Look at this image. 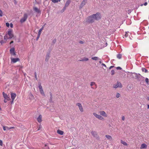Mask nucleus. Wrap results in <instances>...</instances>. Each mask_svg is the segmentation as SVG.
Listing matches in <instances>:
<instances>
[{
	"label": "nucleus",
	"instance_id": "13d9d810",
	"mask_svg": "<svg viewBox=\"0 0 149 149\" xmlns=\"http://www.w3.org/2000/svg\"><path fill=\"white\" fill-rule=\"evenodd\" d=\"M147 106H148V109H149V104L147 105Z\"/></svg>",
	"mask_w": 149,
	"mask_h": 149
},
{
	"label": "nucleus",
	"instance_id": "79ce46f5",
	"mask_svg": "<svg viewBox=\"0 0 149 149\" xmlns=\"http://www.w3.org/2000/svg\"><path fill=\"white\" fill-rule=\"evenodd\" d=\"M6 129H7V130H9L11 128H13L14 127H10V128H9L8 127H6Z\"/></svg>",
	"mask_w": 149,
	"mask_h": 149
},
{
	"label": "nucleus",
	"instance_id": "e2e57ef3",
	"mask_svg": "<svg viewBox=\"0 0 149 149\" xmlns=\"http://www.w3.org/2000/svg\"><path fill=\"white\" fill-rule=\"evenodd\" d=\"M82 41H81V42H80V43H82Z\"/></svg>",
	"mask_w": 149,
	"mask_h": 149
},
{
	"label": "nucleus",
	"instance_id": "a18cd8bd",
	"mask_svg": "<svg viewBox=\"0 0 149 149\" xmlns=\"http://www.w3.org/2000/svg\"><path fill=\"white\" fill-rule=\"evenodd\" d=\"M122 118L123 120H125V117L123 116H122Z\"/></svg>",
	"mask_w": 149,
	"mask_h": 149
},
{
	"label": "nucleus",
	"instance_id": "a19ab883",
	"mask_svg": "<svg viewBox=\"0 0 149 149\" xmlns=\"http://www.w3.org/2000/svg\"><path fill=\"white\" fill-rule=\"evenodd\" d=\"M129 33V32H128V33L127 32H126V33H125V37H127L128 36V33Z\"/></svg>",
	"mask_w": 149,
	"mask_h": 149
},
{
	"label": "nucleus",
	"instance_id": "bb28decb",
	"mask_svg": "<svg viewBox=\"0 0 149 149\" xmlns=\"http://www.w3.org/2000/svg\"><path fill=\"white\" fill-rule=\"evenodd\" d=\"M40 94L43 96H45V94L44 93V91L43 90V89L42 90L40 91Z\"/></svg>",
	"mask_w": 149,
	"mask_h": 149
},
{
	"label": "nucleus",
	"instance_id": "4c0bfd02",
	"mask_svg": "<svg viewBox=\"0 0 149 149\" xmlns=\"http://www.w3.org/2000/svg\"><path fill=\"white\" fill-rule=\"evenodd\" d=\"M6 26L8 27H9V26H10V24L8 23H6Z\"/></svg>",
	"mask_w": 149,
	"mask_h": 149
},
{
	"label": "nucleus",
	"instance_id": "473e14b6",
	"mask_svg": "<svg viewBox=\"0 0 149 149\" xmlns=\"http://www.w3.org/2000/svg\"><path fill=\"white\" fill-rule=\"evenodd\" d=\"M117 57L119 59H120L121 58V55L120 54H118Z\"/></svg>",
	"mask_w": 149,
	"mask_h": 149
},
{
	"label": "nucleus",
	"instance_id": "680f3d73",
	"mask_svg": "<svg viewBox=\"0 0 149 149\" xmlns=\"http://www.w3.org/2000/svg\"><path fill=\"white\" fill-rule=\"evenodd\" d=\"M61 0H58V2L60 1Z\"/></svg>",
	"mask_w": 149,
	"mask_h": 149
},
{
	"label": "nucleus",
	"instance_id": "423d86ee",
	"mask_svg": "<svg viewBox=\"0 0 149 149\" xmlns=\"http://www.w3.org/2000/svg\"><path fill=\"white\" fill-rule=\"evenodd\" d=\"M122 86L121 83L120 82H117V83L113 85V87L114 88H121Z\"/></svg>",
	"mask_w": 149,
	"mask_h": 149
},
{
	"label": "nucleus",
	"instance_id": "8fccbe9b",
	"mask_svg": "<svg viewBox=\"0 0 149 149\" xmlns=\"http://www.w3.org/2000/svg\"><path fill=\"white\" fill-rule=\"evenodd\" d=\"M113 67H114V66H111L109 68V69H111L112 68H113Z\"/></svg>",
	"mask_w": 149,
	"mask_h": 149
},
{
	"label": "nucleus",
	"instance_id": "774afa93",
	"mask_svg": "<svg viewBox=\"0 0 149 149\" xmlns=\"http://www.w3.org/2000/svg\"><path fill=\"white\" fill-rule=\"evenodd\" d=\"M148 2H149V1H148Z\"/></svg>",
	"mask_w": 149,
	"mask_h": 149
},
{
	"label": "nucleus",
	"instance_id": "c9c22d12",
	"mask_svg": "<svg viewBox=\"0 0 149 149\" xmlns=\"http://www.w3.org/2000/svg\"><path fill=\"white\" fill-rule=\"evenodd\" d=\"M3 15V13L2 11L0 10V16L1 17Z\"/></svg>",
	"mask_w": 149,
	"mask_h": 149
},
{
	"label": "nucleus",
	"instance_id": "603ef678",
	"mask_svg": "<svg viewBox=\"0 0 149 149\" xmlns=\"http://www.w3.org/2000/svg\"><path fill=\"white\" fill-rule=\"evenodd\" d=\"M99 63H102V61H101V59L100 58V59H99Z\"/></svg>",
	"mask_w": 149,
	"mask_h": 149
},
{
	"label": "nucleus",
	"instance_id": "f03ea898",
	"mask_svg": "<svg viewBox=\"0 0 149 149\" xmlns=\"http://www.w3.org/2000/svg\"><path fill=\"white\" fill-rule=\"evenodd\" d=\"M92 15L94 20H98L101 17V15L99 13H97L95 14H93Z\"/></svg>",
	"mask_w": 149,
	"mask_h": 149
},
{
	"label": "nucleus",
	"instance_id": "7ed1b4c3",
	"mask_svg": "<svg viewBox=\"0 0 149 149\" xmlns=\"http://www.w3.org/2000/svg\"><path fill=\"white\" fill-rule=\"evenodd\" d=\"M7 33L9 36V38H12L14 37V35L13 34V31L12 29H9Z\"/></svg>",
	"mask_w": 149,
	"mask_h": 149
},
{
	"label": "nucleus",
	"instance_id": "338daca9",
	"mask_svg": "<svg viewBox=\"0 0 149 149\" xmlns=\"http://www.w3.org/2000/svg\"><path fill=\"white\" fill-rule=\"evenodd\" d=\"M2 42H1V43H2Z\"/></svg>",
	"mask_w": 149,
	"mask_h": 149
},
{
	"label": "nucleus",
	"instance_id": "6e6552de",
	"mask_svg": "<svg viewBox=\"0 0 149 149\" xmlns=\"http://www.w3.org/2000/svg\"><path fill=\"white\" fill-rule=\"evenodd\" d=\"M76 105L78 106L80 111L82 112L84 111V109L81 104L79 103H78L76 104Z\"/></svg>",
	"mask_w": 149,
	"mask_h": 149
},
{
	"label": "nucleus",
	"instance_id": "9d476101",
	"mask_svg": "<svg viewBox=\"0 0 149 149\" xmlns=\"http://www.w3.org/2000/svg\"><path fill=\"white\" fill-rule=\"evenodd\" d=\"M3 97L5 100H7L9 101L10 100V99L9 97L8 96L7 94L5 93L4 92L3 93Z\"/></svg>",
	"mask_w": 149,
	"mask_h": 149
},
{
	"label": "nucleus",
	"instance_id": "de8ad7c7",
	"mask_svg": "<svg viewBox=\"0 0 149 149\" xmlns=\"http://www.w3.org/2000/svg\"><path fill=\"white\" fill-rule=\"evenodd\" d=\"M6 127H4V126H3V130H4V131L6 130Z\"/></svg>",
	"mask_w": 149,
	"mask_h": 149
},
{
	"label": "nucleus",
	"instance_id": "bf43d9fd",
	"mask_svg": "<svg viewBox=\"0 0 149 149\" xmlns=\"http://www.w3.org/2000/svg\"><path fill=\"white\" fill-rule=\"evenodd\" d=\"M65 7L63 8V10H65Z\"/></svg>",
	"mask_w": 149,
	"mask_h": 149
},
{
	"label": "nucleus",
	"instance_id": "a878e982",
	"mask_svg": "<svg viewBox=\"0 0 149 149\" xmlns=\"http://www.w3.org/2000/svg\"><path fill=\"white\" fill-rule=\"evenodd\" d=\"M38 88L39 89V90H43V88L42 86L40 84H39L38 85Z\"/></svg>",
	"mask_w": 149,
	"mask_h": 149
},
{
	"label": "nucleus",
	"instance_id": "4d7b16f0",
	"mask_svg": "<svg viewBox=\"0 0 149 149\" xmlns=\"http://www.w3.org/2000/svg\"><path fill=\"white\" fill-rule=\"evenodd\" d=\"M13 41H11L10 42V44H12V43H13Z\"/></svg>",
	"mask_w": 149,
	"mask_h": 149
},
{
	"label": "nucleus",
	"instance_id": "052dcab7",
	"mask_svg": "<svg viewBox=\"0 0 149 149\" xmlns=\"http://www.w3.org/2000/svg\"><path fill=\"white\" fill-rule=\"evenodd\" d=\"M147 99H148V100H149V97H148L147 98Z\"/></svg>",
	"mask_w": 149,
	"mask_h": 149
},
{
	"label": "nucleus",
	"instance_id": "39448f33",
	"mask_svg": "<svg viewBox=\"0 0 149 149\" xmlns=\"http://www.w3.org/2000/svg\"><path fill=\"white\" fill-rule=\"evenodd\" d=\"M28 15L27 14L25 13L23 17L20 20V22L21 23H23L25 22L27 19Z\"/></svg>",
	"mask_w": 149,
	"mask_h": 149
},
{
	"label": "nucleus",
	"instance_id": "3c124183",
	"mask_svg": "<svg viewBox=\"0 0 149 149\" xmlns=\"http://www.w3.org/2000/svg\"><path fill=\"white\" fill-rule=\"evenodd\" d=\"M42 128L41 126H40L38 128V130H39L40 129H41Z\"/></svg>",
	"mask_w": 149,
	"mask_h": 149
},
{
	"label": "nucleus",
	"instance_id": "4be33fe9",
	"mask_svg": "<svg viewBox=\"0 0 149 149\" xmlns=\"http://www.w3.org/2000/svg\"><path fill=\"white\" fill-rule=\"evenodd\" d=\"M91 59L92 60H94L95 61H97V60H99V59H100V58L98 57H97V56H94V57H92L91 58Z\"/></svg>",
	"mask_w": 149,
	"mask_h": 149
},
{
	"label": "nucleus",
	"instance_id": "1a4fd4ad",
	"mask_svg": "<svg viewBox=\"0 0 149 149\" xmlns=\"http://www.w3.org/2000/svg\"><path fill=\"white\" fill-rule=\"evenodd\" d=\"M10 54L12 56H15L16 55L15 52V49L14 47L11 48L10 50Z\"/></svg>",
	"mask_w": 149,
	"mask_h": 149
},
{
	"label": "nucleus",
	"instance_id": "f704fd0d",
	"mask_svg": "<svg viewBox=\"0 0 149 149\" xmlns=\"http://www.w3.org/2000/svg\"><path fill=\"white\" fill-rule=\"evenodd\" d=\"M41 30H40V29L39 31H38V35H40L41 34V32L42 31Z\"/></svg>",
	"mask_w": 149,
	"mask_h": 149
},
{
	"label": "nucleus",
	"instance_id": "5701e85b",
	"mask_svg": "<svg viewBox=\"0 0 149 149\" xmlns=\"http://www.w3.org/2000/svg\"><path fill=\"white\" fill-rule=\"evenodd\" d=\"M88 58H84L81 60H80L79 61H88Z\"/></svg>",
	"mask_w": 149,
	"mask_h": 149
},
{
	"label": "nucleus",
	"instance_id": "aec40b11",
	"mask_svg": "<svg viewBox=\"0 0 149 149\" xmlns=\"http://www.w3.org/2000/svg\"><path fill=\"white\" fill-rule=\"evenodd\" d=\"M70 3V0H68L65 4V7H67Z\"/></svg>",
	"mask_w": 149,
	"mask_h": 149
},
{
	"label": "nucleus",
	"instance_id": "37998d69",
	"mask_svg": "<svg viewBox=\"0 0 149 149\" xmlns=\"http://www.w3.org/2000/svg\"><path fill=\"white\" fill-rule=\"evenodd\" d=\"M40 36V35H38V36L36 38V40H38V39L39 38Z\"/></svg>",
	"mask_w": 149,
	"mask_h": 149
},
{
	"label": "nucleus",
	"instance_id": "69168bd1",
	"mask_svg": "<svg viewBox=\"0 0 149 149\" xmlns=\"http://www.w3.org/2000/svg\"><path fill=\"white\" fill-rule=\"evenodd\" d=\"M91 88H93V87H91Z\"/></svg>",
	"mask_w": 149,
	"mask_h": 149
},
{
	"label": "nucleus",
	"instance_id": "0eeeda50",
	"mask_svg": "<svg viewBox=\"0 0 149 149\" xmlns=\"http://www.w3.org/2000/svg\"><path fill=\"white\" fill-rule=\"evenodd\" d=\"M132 74L133 78L137 79H138L140 77H142L139 74H137L135 73H132Z\"/></svg>",
	"mask_w": 149,
	"mask_h": 149
},
{
	"label": "nucleus",
	"instance_id": "0e129e2a",
	"mask_svg": "<svg viewBox=\"0 0 149 149\" xmlns=\"http://www.w3.org/2000/svg\"><path fill=\"white\" fill-rule=\"evenodd\" d=\"M143 5V4H141V6H142Z\"/></svg>",
	"mask_w": 149,
	"mask_h": 149
},
{
	"label": "nucleus",
	"instance_id": "09e8293b",
	"mask_svg": "<svg viewBox=\"0 0 149 149\" xmlns=\"http://www.w3.org/2000/svg\"><path fill=\"white\" fill-rule=\"evenodd\" d=\"M102 65L103 66H104L106 68V65L102 63Z\"/></svg>",
	"mask_w": 149,
	"mask_h": 149
},
{
	"label": "nucleus",
	"instance_id": "ddd939ff",
	"mask_svg": "<svg viewBox=\"0 0 149 149\" xmlns=\"http://www.w3.org/2000/svg\"><path fill=\"white\" fill-rule=\"evenodd\" d=\"M10 59L11 62L14 63H15L19 60V59L18 58H13L11 57Z\"/></svg>",
	"mask_w": 149,
	"mask_h": 149
},
{
	"label": "nucleus",
	"instance_id": "2f4dec72",
	"mask_svg": "<svg viewBox=\"0 0 149 149\" xmlns=\"http://www.w3.org/2000/svg\"><path fill=\"white\" fill-rule=\"evenodd\" d=\"M120 96V93H116V97L117 98L119 97Z\"/></svg>",
	"mask_w": 149,
	"mask_h": 149
},
{
	"label": "nucleus",
	"instance_id": "b1692460",
	"mask_svg": "<svg viewBox=\"0 0 149 149\" xmlns=\"http://www.w3.org/2000/svg\"><path fill=\"white\" fill-rule=\"evenodd\" d=\"M120 142L123 145L125 146H127V143L123 141L122 140H121Z\"/></svg>",
	"mask_w": 149,
	"mask_h": 149
},
{
	"label": "nucleus",
	"instance_id": "dca6fc26",
	"mask_svg": "<svg viewBox=\"0 0 149 149\" xmlns=\"http://www.w3.org/2000/svg\"><path fill=\"white\" fill-rule=\"evenodd\" d=\"M105 137L107 139L109 140L110 141H112L113 140V138L112 137L109 135H105Z\"/></svg>",
	"mask_w": 149,
	"mask_h": 149
},
{
	"label": "nucleus",
	"instance_id": "ea45409f",
	"mask_svg": "<svg viewBox=\"0 0 149 149\" xmlns=\"http://www.w3.org/2000/svg\"><path fill=\"white\" fill-rule=\"evenodd\" d=\"M35 78L36 79H37V74L36 73V72H35Z\"/></svg>",
	"mask_w": 149,
	"mask_h": 149
},
{
	"label": "nucleus",
	"instance_id": "f8f14e48",
	"mask_svg": "<svg viewBox=\"0 0 149 149\" xmlns=\"http://www.w3.org/2000/svg\"><path fill=\"white\" fill-rule=\"evenodd\" d=\"M11 97L12 99V101L11 103H12L13 102V101L16 97V95L15 93H11L10 94Z\"/></svg>",
	"mask_w": 149,
	"mask_h": 149
},
{
	"label": "nucleus",
	"instance_id": "864d4df0",
	"mask_svg": "<svg viewBox=\"0 0 149 149\" xmlns=\"http://www.w3.org/2000/svg\"><path fill=\"white\" fill-rule=\"evenodd\" d=\"M148 3L147 2H146L144 3V5L145 6H146Z\"/></svg>",
	"mask_w": 149,
	"mask_h": 149
},
{
	"label": "nucleus",
	"instance_id": "c756f323",
	"mask_svg": "<svg viewBox=\"0 0 149 149\" xmlns=\"http://www.w3.org/2000/svg\"><path fill=\"white\" fill-rule=\"evenodd\" d=\"M52 2L54 3H55L58 2V0H51Z\"/></svg>",
	"mask_w": 149,
	"mask_h": 149
},
{
	"label": "nucleus",
	"instance_id": "20e7f679",
	"mask_svg": "<svg viewBox=\"0 0 149 149\" xmlns=\"http://www.w3.org/2000/svg\"><path fill=\"white\" fill-rule=\"evenodd\" d=\"M86 22L89 23H92L94 22V19L93 18L92 15H91L86 19Z\"/></svg>",
	"mask_w": 149,
	"mask_h": 149
},
{
	"label": "nucleus",
	"instance_id": "412c9836",
	"mask_svg": "<svg viewBox=\"0 0 149 149\" xmlns=\"http://www.w3.org/2000/svg\"><path fill=\"white\" fill-rule=\"evenodd\" d=\"M91 134L94 137H96L97 136V132L95 131H93L91 132Z\"/></svg>",
	"mask_w": 149,
	"mask_h": 149
},
{
	"label": "nucleus",
	"instance_id": "9b49d317",
	"mask_svg": "<svg viewBox=\"0 0 149 149\" xmlns=\"http://www.w3.org/2000/svg\"><path fill=\"white\" fill-rule=\"evenodd\" d=\"M87 0H83L79 6V8H81L87 3Z\"/></svg>",
	"mask_w": 149,
	"mask_h": 149
},
{
	"label": "nucleus",
	"instance_id": "49530a36",
	"mask_svg": "<svg viewBox=\"0 0 149 149\" xmlns=\"http://www.w3.org/2000/svg\"><path fill=\"white\" fill-rule=\"evenodd\" d=\"M10 27L11 28H13V24L11 23L10 24Z\"/></svg>",
	"mask_w": 149,
	"mask_h": 149
},
{
	"label": "nucleus",
	"instance_id": "cd10ccee",
	"mask_svg": "<svg viewBox=\"0 0 149 149\" xmlns=\"http://www.w3.org/2000/svg\"><path fill=\"white\" fill-rule=\"evenodd\" d=\"M142 70L143 72H144L146 73L147 72H148L147 70L144 68H142Z\"/></svg>",
	"mask_w": 149,
	"mask_h": 149
},
{
	"label": "nucleus",
	"instance_id": "5fc2aeb1",
	"mask_svg": "<svg viewBox=\"0 0 149 149\" xmlns=\"http://www.w3.org/2000/svg\"><path fill=\"white\" fill-rule=\"evenodd\" d=\"M44 26H43L40 29V30H41L42 31V30H43V28H44Z\"/></svg>",
	"mask_w": 149,
	"mask_h": 149
},
{
	"label": "nucleus",
	"instance_id": "c03bdc74",
	"mask_svg": "<svg viewBox=\"0 0 149 149\" xmlns=\"http://www.w3.org/2000/svg\"><path fill=\"white\" fill-rule=\"evenodd\" d=\"M116 69L117 70H121V68L120 67H118L116 68Z\"/></svg>",
	"mask_w": 149,
	"mask_h": 149
},
{
	"label": "nucleus",
	"instance_id": "393cba45",
	"mask_svg": "<svg viewBox=\"0 0 149 149\" xmlns=\"http://www.w3.org/2000/svg\"><path fill=\"white\" fill-rule=\"evenodd\" d=\"M34 10L36 12L39 13L40 12V10L36 7L34 8Z\"/></svg>",
	"mask_w": 149,
	"mask_h": 149
},
{
	"label": "nucleus",
	"instance_id": "f3484780",
	"mask_svg": "<svg viewBox=\"0 0 149 149\" xmlns=\"http://www.w3.org/2000/svg\"><path fill=\"white\" fill-rule=\"evenodd\" d=\"M50 57V54L49 53L47 54L46 56V58L45 59V61H48L49 59V58Z\"/></svg>",
	"mask_w": 149,
	"mask_h": 149
},
{
	"label": "nucleus",
	"instance_id": "2eb2a0df",
	"mask_svg": "<svg viewBox=\"0 0 149 149\" xmlns=\"http://www.w3.org/2000/svg\"><path fill=\"white\" fill-rule=\"evenodd\" d=\"M29 99L30 100V101L33 100L34 99V96L31 93H30L29 95Z\"/></svg>",
	"mask_w": 149,
	"mask_h": 149
},
{
	"label": "nucleus",
	"instance_id": "c85d7f7f",
	"mask_svg": "<svg viewBox=\"0 0 149 149\" xmlns=\"http://www.w3.org/2000/svg\"><path fill=\"white\" fill-rule=\"evenodd\" d=\"M8 39H9V38H8L7 36V35H6L5 36H4V39L5 40H7Z\"/></svg>",
	"mask_w": 149,
	"mask_h": 149
},
{
	"label": "nucleus",
	"instance_id": "f257e3e1",
	"mask_svg": "<svg viewBox=\"0 0 149 149\" xmlns=\"http://www.w3.org/2000/svg\"><path fill=\"white\" fill-rule=\"evenodd\" d=\"M99 113L100 115H98L95 112L93 113V115L99 120H104V117L106 118L108 117L107 114L104 111H99Z\"/></svg>",
	"mask_w": 149,
	"mask_h": 149
},
{
	"label": "nucleus",
	"instance_id": "4468645a",
	"mask_svg": "<svg viewBox=\"0 0 149 149\" xmlns=\"http://www.w3.org/2000/svg\"><path fill=\"white\" fill-rule=\"evenodd\" d=\"M42 116L41 115H40L37 118V120L38 122L40 123L42 121Z\"/></svg>",
	"mask_w": 149,
	"mask_h": 149
},
{
	"label": "nucleus",
	"instance_id": "a211bd4d",
	"mask_svg": "<svg viewBox=\"0 0 149 149\" xmlns=\"http://www.w3.org/2000/svg\"><path fill=\"white\" fill-rule=\"evenodd\" d=\"M147 147V145L145 143H143L141 144L140 148L141 149L143 148H146Z\"/></svg>",
	"mask_w": 149,
	"mask_h": 149
},
{
	"label": "nucleus",
	"instance_id": "6e6d98bb",
	"mask_svg": "<svg viewBox=\"0 0 149 149\" xmlns=\"http://www.w3.org/2000/svg\"><path fill=\"white\" fill-rule=\"evenodd\" d=\"M6 100H5V99L4 100V102L5 103H6L7 102V101Z\"/></svg>",
	"mask_w": 149,
	"mask_h": 149
},
{
	"label": "nucleus",
	"instance_id": "7c9ffc66",
	"mask_svg": "<svg viewBox=\"0 0 149 149\" xmlns=\"http://www.w3.org/2000/svg\"><path fill=\"white\" fill-rule=\"evenodd\" d=\"M91 86H93L94 85H95V82H92L91 83Z\"/></svg>",
	"mask_w": 149,
	"mask_h": 149
},
{
	"label": "nucleus",
	"instance_id": "6ab92c4d",
	"mask_svg": "<svg viewBox=\"0 0 149 149\" xmlns=\"http://www.w3.org/2000/svg\"><path fill=\"white\" fill-rule=\"evenodd\" d=\"M57 133L59 134L63 135L64 134V132L59 130H58L57 131Z\"/></svg>",
	"mask_w": 149,
	"mask_h": 149
},
{
	"label": "nucleus",
	"instance_id": "58836bf2",
	"mask_svg": "<svg viewBox=\"0 0 149 149\" xmlns=\"http://www.w3.org/2000/svg\"><path fill=\"white\" fill-rule=\"evenodd\" d=\"M146 82L148 83V78H146L145 79Z\"/></svg>",
	"mask_w": 149,
	"mask_h": 149
},
{
	"label": "nucleus",
	"instance_id": "e433bc0d",
	"mask_svg": "<svg viewBox=\"0 0 149 149\" xmlns=\"http://www.w3.org/2000/svg\"><path fill=\"white\" fill-rule=\"evenodd\" d=\"M0 145L1 146H3V142L2 140H0Z\"/></svg>",
	"mask_w": 149,
	"mask_h": 149
},
{
	"label": "nucleus",
	"instance_id": "72a5a7b5",
	"mask_svg": "<svg viewBox=\"0 0 149 149\" xmlns=\"http://www.w3.org/2000/svg\"><path fill=\"white\" fill-rule=\"evenodd\" d=\"M115 74V71L114 70H112L111 71V75H113Z\"/></svg>",
	"mask_w": 149,
	"mask_h": 149
}]
</instances>
